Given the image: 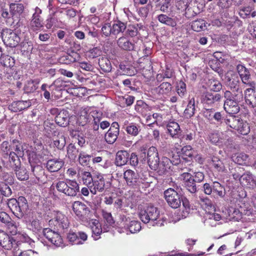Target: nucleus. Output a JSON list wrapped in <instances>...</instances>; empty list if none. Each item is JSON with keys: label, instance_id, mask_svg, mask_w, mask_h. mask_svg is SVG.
Wrapping results in <instances>:
<instances>
[{"label": "nucleus", "instance_id": "obj_13", "mask_svg": "<svg viewBox=\"0 0 256 256\" xmlns=\"http://www.w3.org/2000/svg\"><path fill=\"white\" fill-rule=\"evenodd\" d=\"M119 124L116 122H113L108 132L105 134L106 141L110 144H114L119 134Z\"/></svg>", "mask_w": 256, "mask_h": 256}, {"label": "nucleus", "instance_id": "obj_58", "mask_svg": "<svg viewBox=\"0 0 256 256\" xmlns=\"http://www.w3.org/2000/svg\"><path fill=\"white\" fill-rule=\"evenodd\" d=\"M102 32L105 36H109L113 35L112 28L110 23L105 24L102 28Z\"/></svg>", "mask_w": 256, "mask_h": 256}, {"label": "nucleus", "instance_id": "obj_2", "mask_svg": "<svg viewBox=\"0 0 256 256\" xmlns=\"http://www.w3.org/2000/svg\"><path fill=\"white\" fill-rule=\"evenodd\" d=\"M7 204L12 212L18 218H22L28 208L27 200L24 196H20L18 200L10 199Z\"/></svg>", "mask_w": 256, "mask_h": 256}, {"label": "nucleus", "instance_id": "obj_1", "mask_svg": "<svg viewBox=\"0 0 256 256\" xmlns=\"http://www.w3.org/2000/svg\"><path fill=\"white\" fill-rule=\"evenodd\" d=\"M16 238V242L6 232L0 230V245L5 249L11 250L14 248L15 250L18 246L20 241L28 244L31 247L34 246V242L26 234H18Z\"/></svg>", "mask_w": 256, "mask_h": 256}, {"label": "nucleus", "instance_id": "obj_18", "mask_svg": "<svg viewBox=\"0 0 256 256\" xmlns=\"http://www.w3.org/2000/svg\"><path fill=\"white\" fill-rule=\"evenodd\" d=\"M225 80L226 84L230 90L241 87L240 79L236 73L228 74L226 76Z\"/></svg>", "mask_w": 256, "mask_h": 256}, {"label": "nucleus", "instance_id": "obj_11", "mask_svg": "<svg viewBox=\"0 0 256 256\" xmlns=\"http://www.w3.org/2000/svg\"><path fill=\"white\" fill-rule=\"evenodd\" d=\"M24 4L22 3H12L10 5V11L12 15V23L18 24L24 10Z\"/></svg>", "mask_w": 256, "mask_h": 256}, {"label": "nucleus", "instance_id": "obj_39", "mask_svg": "<svg viewBox=\"0 0 256 256\" xmlns=\"http://www.w3.org/2000/svg\"><path fill=\"white\" fill-rule=\"evenodd\" d=\"M128 134L136 136H138L140 130V126L135 123H130L124 128Z\"/></svg>", "mask_w": 256, "mask_h": 256}, {"label": "nucleus", "instance_id": "obj_9", "mask_svg": "<svg viewBox=\"0 0 256 256\" xmlns=\"http://www.w3.org/2000/svg\"><path fill=\"white\" fill-rule=\"evenodd\" d=\"M160 158L156 148L154 146L150 147L147 152V162L150 168L152 170L158 168Z\"/></svg>", "mask_w": 256, "mask_h": 256}, {"label": "nucleus", "instance_id": "obj_19", "mask_svg": "<svg viewBox=\"0 0 256 256\" xmlns=\"http://www.w3.org/2000/svg\"><path fill=\"white\" fill-rule=\"evenodd\" d=\"M50 219L48 220L50 224H70L68 218L62 213L58 211H54L50 214Z\"/></svg>", "mask_w": 256, "mask_h": 256}, {"label": "nucleus", "instance_id": "obj_20", "mask_svg": "<svg viewBox=\"0 0 256 256\" xmlns=\"http://www.w3.org/2000/svg\"><path fill=\"white\" fill-rule=\"evenodd\" d=\"M240 102L232 100H226L224 104V110L228 114L233 115L238 114L240 110Z\"/></svg>", "mask_w": 256, "mask_h": 256}, {"label": "nucleus", "instance_id": "obj_32", "mask_svg": "<svg viewBox=\"0 0 256 256\" xmlns=\"http://www.w3.org/2000/svg\"><path fill=\"white\" fill-rule=\"evenodd\" d=\"M209 138L212 143L216 144L221 143L222 140H228V136L226 133L214 132L210 134Z\"/></svg>", "mask_w": 256, "mask_h": 256}, {"label": "nucleus", "instance_id": "obj_38", "mask_svg": "<svg viewBox=\"0 0 256 256\" xmlns=\"http://www.w3.org/2000/svg\"><path fill=\"white\" fill-rule=\"evenodd\" d=\"M113 35L123 33L126 28V23L120 20L115 21L112 26Z\"/></svg>", "mask_w": 256, "mask_h": 256}, {"label": "nucleus", "instance_id": "obj_59", "mask_svg": "<svg viewBox=\"0 0 256 256\" xmlns=\"http://www.w3.org/2000/svg\"><path fill=\"white\" fill-rule=\"evenodd\" d=\"M139 217L142 222L145 224H146L152 221L151 218H150V216L144 209L140 210L139 214Z\"/></svg>", "mask_w": 256, "mask_h": 256}, {"label": "nucleus", "instance_id": "obj_34", "mask_svg": "<svg viewBox=\"0 0 256 256\" xmlns=\"http://www.w3.org/2000/svg\"><path fill=\"white\" fill-rule=\"evenodd\" d=\"M198 104V102H196L194 98H192L190 100L187 107L184 112V114L186 118H190L194 115Z\"/></svg>", "mask_w": 256, "mask_h": 256}, {"label": "nucleus", "instance_id": "obj_14", "mask_svg": "<svg viewBox=\"0 0 256 256\" xmlns=\"http://www.w3.org/2000/svg\"><path fill=\"white\" fill-rule=\"evenodd\" d=\"M256 86L248 87L244 91V98L246 104L252 108H256Z\"/></svg>", "mask_w": 256, "mask_h": 256}, {"label": "nucleus", "instance_id": "obj_29", "mask_svg": "<svg viewBox=\"0 0 256 256\" xmlns=\"http://www.w3.org/2000/svg\"><path fill=\"white\" fill-rule=\"evenodd\" d=\"M239 15L244 19L254 18L256 17V11L250 6H245L240 9Z\"/></svg>", "mask_w": 256, "mask_h": 256}, {"label": "nucleus", "instance_id": "obj_22", "mask_svg": "<svg viewBox=\"0 0 256 256\" xmlns=\"http://www.w3.org/2000/svg\"><path fill=\"white\" fill-rule=\"evenodd\" d=\"M116 43L118 46L122 50L132 51L134 49V44L126 36L118 38Z\"/></svg>", "mask_w": 256, "mask_h": 256}, {"label": "nucleus", "instance_id": "obj_40", "mask_svg": "<svg viewBox=\"0 0 256 256\" xmlns=\"http://www.w3.org/2000/svg\"><path fill=\"white\" fill-rule=\"evenodd\" d=\"M54 144L59 150H62L64 147L66 141V137L62 133H59L56 138H54Z\"/></svg>", "mask_w": 256, "mask_h": 256}, {"label": "nucleus", "instance_id": "obj_28", "mask_svg": "<svg viewBox=\"0 0 256 256\" xmlns=\"http://www.w3.org/2000/svg\"><path fill=\"white\" fill-rule=\"evenodd\" d=\"M212 196L214 198H223L226 194L225 188L220 183L218 182H212Z\"/></svg>", "mask_w": 256, "mask_h": 256}, {"label": "nucleus", "instance_id": "obj_62", "mask_svg": "<svg viewBox=\"0 0 256 256\" xmlns=\"http://www.w3.org/2000/svg\"><path fill=\"white\" fill-rule=\"evenodd\" d=\"M200 198L202 205L204 206L205 208L209 210L212 208V201L208 198L200 197Z\"/></svg>", "mask_w": 256, "mask_h": 256}, {"label": "nucleus", "instance_id": "obj_60", "mask_svg": "<svg viewBox=\"0 0 256 256\" xmlns=\"http://www.w3.org/2000/svg\"><path fill=\"white\" fill-rule=\"evenodd\" d=\"M88 53V57L90 58H94L100 56L102 54L101 50L98 48L94 47L90 50Z\"/></svg>", "mask_w": 256, "mask_h": 256}, {"label": "nucleus", "instance_id": "obj_49", "mask_svg": "<svg viewBox=\"0 0 256 256\" xmlns=\"http://www.w3.org/2000/svg\"><path fill=\"white\" fill-rule=\"evenodd\" d=\"M20 50L23 54L30 52L33 49V45L31 41H24L20 43Z\"/></svg>", "mask_w": 256, "mask_h": 256}, {"label": "nucleus", "instance_id": "obj_23", "mask_svg": "<svg viewBox=\"0 0 256 256\" xmlns=\"http://www.w3.org/2000/svg\"><path fill=\"white\" fill-rule=\"evenodd\" d=\"M31 106V102L29 100H19L12 102L8 106L9 110L14 112H20Z\"/></svg>", "mask_w": 256, "mask_h": 256}, {"label": "nucleus", "instance_id": "obj_30", "mask_svg": "<svg viewBox=\"0 0 256 256\" xmlns=\"http://www.w3.org/2000/svg\"><path fill=\"white\" fill-rule=\"evenodd\" d=\"M220 98V95L218 94L208 92L203 96L202 102L204 104H212L218 101Z\"/></svg>", "mask_w": 256, "mask_h": 256}, {"label": "nucleus", "instance_id": "obj_15", "mask_svg": "<svg viewBox=\"0 0 256 256\" xmlns=\"http://www.w3.org/2000/svg\"><path fill=\"white\" fill-rule=\"evenodd\" d=\"M172 88V86L170 83L164 82L158 86L154 90L159 97L164 98L170 94Z\"/></svg>", "mask_w": 256, "mask_h": 256}, {"label": "nucleus", "instance_id": "obj_64", "mask_svg": "<svg viewBox=\"0 0 256 256\" xmlns=\"http://www.w3.org/2000/svg\"><path fill=\"white\" fill-rule=\"evenodd\" d=\"M138 30L137 28L135 26H129L126 34L131 37H134L138 34Z\"/></svg>", "mask_w": 256, "mask_h": 256}, {"label": "nucleus", "instance_id": "obj_4", "mask_svg": "<svg viewBox=\"0 0 256 256\" xmlns=\"http://www.w3.org/2000/svg\"><path fill=\"white\" fill-rule=\"evenodd\" d=\"M225 123L230 128L236 130L242 135L248 134L250 131L248 124L246 122L236 116H232L225 120Z\"/></svg>", "mask_w": 256, "mask_h": 256}, {"label": "nucleus", "instance_id": "obj_10", "mask_svg": "<svg viewBox=\"0 0 256 256\" xmlns=\"http://www.w3.org/2000/svg\"><path fill=\"white\" fill-rule=\"evenodd\" d=\"M42 232L46 238L54 246H62V239L58 232L48 228L42 230Z\"/></svg>", "mask_w": 256, "mask_h": 256}, {"label": "nucleus", "instance_id": "obj_43", "mask_svg": "<svg viewBox=\"0 0 256 256\" xmlns=\"http://www.w3.org/2000/svg\"><path fill=\"white\" fill-rule=\"evenodd\" d=\"M192 28L196 32H200L206 29L205 20L200 19L194 21L192 24Z\"/></svg>", "mask_w": 256, "mask_h": 256}, {"label": "nucleus", "instance_id": "obj_56", "mask_svg": "<svg viewBox=\"0 0 256 256\" xmlns=\"http://www.w3.org/2000/svg\"><path fill=\"white\" fill-rule=\"evenodd\" d=\"M176 90L178 94L181 98H183L186 94V84L182 80L177 83Z\"/></svg>", "mask_w": 256, "mask_h": 256}, {"label": "nucleus", "instance_id": "obj_37", "mask_svg": "<svg viewBox=\"0 0 256 256\" xmlns=\"http://www.w3.org/2000/svg\"><path fill=\"white\" fill-rule=\"evenodd\" d=\"M168 130L172 138H176L180 133L179 124L175 122H170L168 124Z\"/></svg>", "mask_w": 256, "mask_h": 256}, {"label": "nucleus", "instance_id": "obj_36", "mask_svg": "<svg viewBox=\"0 0 256 256\" xmlns=\"http://www.w3.org/2000/svg\"><path fill=\"white\" fill-rule=\"evenodd\" d=\"M189 2L188 0H180L176 2V6L178 8L181 10H186L185 16L188 18H190L191 16L194 15L190 14L189 13L191 11V8H188Z\"/></svg>", "mask_w": 256, "mask_h": 256}, {"label": "nucleus", "instance_id": "obj_25", "mask_svg": "<svg viewBox=\"0 0 256 256\" xmlns=\"http://www.w3.org/2000/svg\"><path fill=\"white\" fill-rule=\"evenodd\" d=\"M130 154L126 150H119L117 152L116 158V164L122 166L127 164L129 160Z\"/></svg>", "mask_w": 256, "mask_h": 256}, {"label": "nucleus", "instance_id": "obj_3", "mask_svg": "<svg viewBox=\"0 0 256 256\" xmlns=\"http://www.w3.org/2000/svg\"><path fill=\"white\" fill-rule=\"evenodd\" d=\"M57 190L66 196L74 197L80 192L79 184L76 180H66L65 182L60 181L56 185Z\"/></svg>", "mask_w": 256, "mask_h": 256}, {"label": "nucleus", "instance_id": "obj_24", "mask_svg": "<svg viewBox=\"0 0 256 256\" xmlns=\"http://www.w3.org/2000/svg\"><path fill=\"white\" fill-rule=\"evenodd\" d=\"M80 58V56L78 53L74 50H70L69 52L62 56L60 58V62L68 64L76 62Z\"/></svg>", "mask_w": 256, "mask_h": 256}, {"label": "nucleus", "instance_id": "obj_31", "mask_svg": "<svg viewBox=\"0 0 256 256\" xmlns=\"http://www.w3.org/2000/svg\"><path fill=\"white\" fill-rule=\"evenodd\" d=\"M157 19L160 23L170 26L175 27L177 25L176 18L169 17L166 14H159L157 16Z\"/></svg>", "mask_w": 256, "mask_h": 256}, {"label": "nucleus", "instance_id": "obj_16", "mask_svg": "<svg viewBox=\"0 0 256 256\" xmlns=\"http://www.w3.org/2000/svg\"><path fill=\"white\" fill-rule=\"evenodd\" d=\"M5 167L8 169H12L15 170L18 168L20 165V162L18 157L16 156L14 152H10L9 155L8 160L6 162L3 160Z\"/></svg>", "mask_w": 256, "mask_h": 256}, {"label": "nucleus", "instance_id": "obj_51", "mask_svg": "<svg viewBox=\"0 0 256 256\" xmlns=\"http://www.w3.org/2000/svg\"><path fill=\"white\" fill-rule=\"evenodd\" d=\"M15 173L18 178L20 180H27L28 178V174L26 168L20 166L16 170Z\"/></svg>", "mask_w": 256, "mask_h": 256}, {"label": "nucleus", "instance_id": "obj_12", "mask_svg": "<svg viewBox=\"0 0 256 256\" xmlns=\"http://www.w3.org/2000/svg\"><path fill=\"white\" fill-rule=\"evenodd\" d=\"M67 239L72 244H82L87 240L88 235L82 232H70L67 235Z\"/></svg>", "mask_w": 256, "mask_h": 256}, {"label": "nucleus", "instance_id": "obj_21", "mask_svg": "<svg viewBox=\"0 0 256 256\" xmlns=\"http://www.w3.org/2000/svg\"><path fill=\"white\" fill-rule=\"evenodd\" d=\"M112 227V225H92V237L94 240L99 239L102 232H109Z\"/></svg>", "mask_w": 256, "mask_h": 256}, {"label": "nucleus", "instance_id": "obj_61", "mask_svg": "<svg viewBox=\"0 0 256 256\" xmlns=\"http://www.w3.org/2000/svg\"><path fill=\"white\" fill-rule=\"evenodd\" d=\"M204 178V174L202 172H198L194 173V175L192 176V180L196 183L202 182Z\"/></svg>", "mask_w": 256, "mask_h": 256}, {"label": "nucleus", "instance_id": "obj_27", "mask_svg": "<svg viewBox=\"0 0 256 256\" xmlns=\"http://www.w3.org/2000/svg\"><path fill=\"white\" fill-rule=\"evenodd\" d=\"M64 166V162L60 159H51L46 163V168L50 172H56L59 170Z\"/></svg>", "mask_w": 256, "mask_h": 256}, {"label": "nucleus", "instance_id": "obj_57", "mask_svg": "<svg viewBox=\"0 0 256 256\" xmlns=\"http://www.w3.org/2000/svg\"><path fill=\"white\" fill-rule=\"evenodd\" d=\"M184 186L186 190L192 194H194L197 191V187L196 182L194 181V180L190 179L187 180L186 182L184 183Z\"/></svg>", "mask_w": 256, "mask_h": 256}, {"label": "nucleus", "instance_id": "obj_26", "mask_svg": "<svg viewBox=\"0 0 256 256\" xmlns=\"http://www.w3.org/2000/svg\"><path fill=\"white\" fill-rule=\"evenodd\" d=\"M69 116L68 111H61L55 118L56 122L60 126L65 127L69 124Z\"/></svg>", "mask_w": 256, "mask_h": 256}, {"label": "nucleus", "instance_id": "obj_47", "mask_svg": "<svg viewBox=\"0 0 256 256\" xmlns=\"http://www.w3.org/2000/svg\"><path fill=\"white\" fill-rule=\"evenodd\" d=\"M232 91V99L239 102H242L244 100L242 88L241 87L231 89Z\"/></svg>", "mask_w": 256, "mask_h": 256}, {"label": "nucleus", "instance_id": "obj_63", "mask_svg": "<svg viewBox=\"0 0 256 256\" xmlns=\"http://www.w3.org/2000/svg\"><path fill=\"white\" fill-rule=\"evenodd\" d=\"M214 110L212 108H206L203 111V116L208 120H212L213 118V116Z\"/></svg>", "mask_w": 256, "mask_h": 256}, {"label": "nucleus", "instance_id": "obj_42", "mask_svg": "<svg viewBox=\"0 0 256 256\" xmlns=\"http://www.w3.org/2000/svg\"><path fill=\"white\" fill-rule=\"evenodd\" d=\"M147 213L150 216L152 222L156 220L158 216V212L156 207L154 206L152 204H148L146 208H144Z\"/></svg>", "mask_w": 256, "mask_h": 256}, {"label": "nucleus", "instance_id": "obj_45", "mask_svg": "<svg viewBox=\"0 0 256 256\" xmlns=\"http://www.w3.org/2000/svg\"><path fill=\"white\" fill-rule=\"evenodd\" d=\"M98 64L101 69L105 72H110L112 70L110 62L107 58H102L99 60Z\"/></svg>", "mask_w": 256, "mask_h": 256}, {"label": "nucleus", "instance_id": "obj_33", "mask_svg": "<svg viewBox=\"0 0 256 256\" xmlns=\"http://www.w3.org/2000/svg\"><path fill=\"white\" fill-rule=\"evenodd\" d=\"M72 208L78 216H81L86 213L88 207L84 203L76 201L72 204Z\"/></svg>", "mask_w": 256, "mask_h": 256}, {"label": "nucleus", "instance_id": "obj_53", "mask_svg": "<svg viewBox=\"0 0 256 256\" xmlns=\"http://www.w3.org/2000/svg\"><path fill=\"white\" fill-rule=\"evenodd\" d=\"M42 20H32L30 24V29L33 32H38L44 27Z\"/></svg>", "mask_w": 256, "mask_h": 256}, {"label": "nucleus", "instance_id": "obj_8", "mask_svg": "<svg viewBox=\"0 0 256 256\" xmlns=\"http://www.w3.org/2000/svg\"><path fill=\"white\" fill-rule=\"evenodd\" d=\"M236 70L240 80L246 86L254 87V85H256V82L252 79L250 70L244 65L238 64Z\"/></svg>", "mask_w": 256, "mask_h": 256}, {"label": "nucleus", "instance_id": "obj_54", "mask_svg": "<svg viewBox=\"0 0 256 256\" xmlns=\"http://www.w3.org/2000/svg\"><path fill=\"white\" fill-rule=\"evenodd\" d=\"M126 227L124 228V230L120 231L121 232H126V234H136L140 231L142 228L141 225H126Z\"/></svg>", "mask_w": 256, "mask_h": 256}, {"label": "nucleus", "instance_id": "obj_46", "mask_svg": "<svg viewBox=\"0 0 256 256\" xmlns=\"http://www.w3.org/2000/svg\"><path fill=\"white\" fill-rule=\"evenodd\" d=\"M78 153V150L76 146L72 144H70L67 147V155L68 158L72 160H74L77 157Z\"/></svg>", "mask_w": 256, "mask_h": 256}, {"label": "nucleus", "instance_id": "obj_6", "mask_svg": "<svg viewBox=\"0 0 256 256\" xmlns=\"http://www.w3.org/2000/svg\"><path fill=\"white\" fill-rule=\"evenodd\" d=\"M177 190L178 188L176 190L172 188H169L164 192V198L168 204L174 209L178 208L181 205L180 196Z\"/></svg>", "mask_w": 256, "mask_h": 256}, {"label": "nucleus", "instance_id": "obj_35", "mask_svg": "<svg viewBox=\"0 0 256 256\" xmlns=\"http://www.w3.org/2000/svg\"><path fill=\"white\" fill-rule=\"evenodd\" d=\"M172 161L166 156H162L159 162L158 167L160 174H164L170 168Z\"/></svg>", "mask_w": 256, "mask_h": 256}, {"label": "nucleus", "instance_id": "obj_5", "mask_svg": "<svg viewBox=\"0 0 256 256\" xmlns=\"http://www.w3.org/2000/svg\"><path fill=\"white\" fill-rule=\"evenodd\" d=\"M2 37L4 44L11 48L16 47L20 41V36L16 32L8 28L3 30Z\"/></svg>", "mask_w": 256, "mask_h": 256}, {"label": "nucleus", "instance_id": "obj_50", "mask_svg": "<svg viewBox=\"0 0 256 256\" xmlns=\"http://www.w3.org/2000/svg\"><path fill=\"white\" fill-rule=\"evenodd\" d=\"M92 156L85 152H80L78 156L80 164L83 166H86L89 164Z\"/></svg>", "mask_w": 256, "mask_h": 256}, {"label": "nucleus", "instance_id": "obj_52", "mask_svg": "<svg viewBox=\"0 0 256 256\" xmlns=\"http://www.w3.org/2000/svg\"><path fill=\"white\" fill-rule=\"evenodd\" d=\"M253 182V176L250 172H247L240 176V182L242 184L248 186Z\"/></svg>", "mask_w": 256, "mask_h": 256}, {"label": "nucleus", "instance_id": "obj_55", "mask_svg": "<svg viewBox=\"0 0 256 256\" xmlns=\"http://www.w3.org/2000/svg\"><path fill=\"white\" fill-rule=\"evenodd\" d=\"M212 166L218 172H223L224 170L223 162L216 157L212 158Z\"/></svg>", "mask_w": 256, "mask_h": 256}, {"label": "nucleus", "instance_id": "obj_7", "mask_svg": "<svg viewBox=\"0 0 256 256\" xmlns=\"http://www.w3.org/2000/svg\"><path fill=\"white\" fill-rule=\"evenodd\" d=\"M109 182H106L104 176L98 174L94 177V180L92 184L89 186V190L93 194H96L98 192H102L106 189L108 188Z\"/></svg>", "mask_w": 256, "mask_h": 256}, {"label": "nucleus", "instance_id": "obj_44", "mask_svg": "<svg viewBox=\"0 0 256 256\" xmlns=\"http://www.w3.org/2000/svg\"><path fill=\"white\" fill-rule=\"evenodd\" d=\"M19 248L18 247L14 250V248L12 250L14 256H38V254L37 252L31 250L18 252Z\"/></svg>", "mask_w": 256, "mask_h": 256}, {"label": "nucleus", "instance_id": "obj_48", "mask_svg": "<svg viewBox=\"0 0 256 256\" xmlns=\"http://www.w3.org/2000/svg\"><path fill=\"white\" fill-rule=\"evenodd\" d=\"M81 176L83 184L89 188V186L92 183L94 178L92 177L90 172L86 171L82 172Z\"/></svg>", "mask_w": 256, "mask_h": 256}, {"label": "nucleus", "instance_id": "obj_17", "mask_svg": "<svg viewBox=\"0 0 256 256\" xmlns=\"http://www.w3.org/2000/svg\"><path fill=\"white\" fill-rule=\"evenodd\" d=\"M124 178L128 186L134 188L138 185V174L132 170H128L124 172Z\"/></svg>", "mask_w": 256, "mask_h": 256}, {"label": "nucleus", "instance_id": "obj_41", "mask_svg": "<svg viewBox=\"0 0 256 256\" xmlns=\"http://www.w3.org/2000/svg\"><path fill=\"white\" fill-rule=\"evenodd\" d=\"M248 156L244 153H238L232 157L233 160L238 164H246L248 162Z\"/></svg>", "mask_w": 256, "mask_h": 256}]
</instances>
